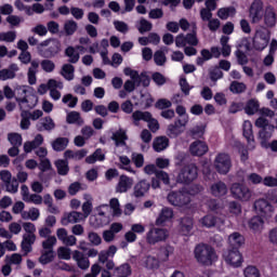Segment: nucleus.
Segmentation results:
<instances>
[{"label": "nucleus", "mask_w": 277, "mask_h": 277, "mask_svg": "<svg viewBox=\"0 0 277 277\" xmlns=\"http://www.w3.org/2000/svg\"><path fill=\"white\" fill-rule=\"evenodd\" d=\"M131 275V265L122 264L114 271L113 277H129Z\"/></svg>", "instance_id": "40"}, {"label": "nucleus", "mask_w": 277, "mask_h": 277, "mask_svg": "<svg viewBox=\"0 0 277 277\" xmlns=\"http://www.w3.org/2000/svg\"><path fill=\"white\" fill-rule=\"evenodd\" d=\"M40 64L44 72H53L55 70V63L49 58H44Z\"/></svg>", "instance_id": "59"}, {"label": "nucleus", "mask_w": 277, "mask_h": 277, "mask_svg": "<svg viewBox=\"0 0 277 277\" xmlns=\"http://www.w3.org/2000/svg\"><path fill=\"white\" fill-rule=\"evenodd\" d=\"M82 220H85L83 213L71 211L69 213L64 214V216L61 220V224L63 226H68L69 224H78V222H82Z\"/></svg>", "instance_id": "19"}, {"label": "nucleus", "mask_w": 277, "mask_h": 277, "mask_svg": "<svg viewBox=\"0 0 277 277\" xmlns=\"http://www.w3.org/2000/svg\"><path fill=\"white\" fill-rule=\"evenodd\" d=\"M170 146V138L167 136H158L154 138L153 142V148L156 153H161L162 150H166Z\"/></svg>", "instance_id": "27"}, {"label": "nucleus", "mask_w": 277, "mask_h": 277, "mask_svg": "<svg viewBox=\"0 0 277 277\" xmlns=\"http://www.w3.org/2000/svg\"><path fill=\"white\" fill-rule=\"evenodd\" d=\"M15 8H17L19 10V12H25V14H27V16H31V12H32L31 6L25 5V3H23V1L16 0Z\"/></svg>", "instance_id": "64"}, {"label": "nucleus", "mask_w": 277, "mask_h": 277, "mask_svg": "<svg viewBox=\"0 0 277 277\" xmlns=\"http://www.w3.org/2000/svg\"><path fill=\"white\" fill-rule=\"evenodd\" d=\"M248 90V87L243 82L233 81L229 85V92L233 94H243Z\"/></svg>", "instance_id": "46"}, {"label": "nucleus", "mask_w": 277, "mask_h": 277, "mask_svg": "<svg viewBox=\"0 0 277 277\" xmlns=\"http://www.w3.org/2000/svg\"><path fill=\"white\" fill-rule=\"evenodd\" d=\"M210 192L214 198H222L228 194V186H226V183L217 181L211 185Z\"/></svg>", "instance_id": "21"}, {"label": "nucleus", "mask_w": 277, "mask_h": 277, "mask_svg": "<svg viewBox=\"0 0 277 277\" xmlns=\"http://www.w3.org/2000/svg\"><path fill=\"white\" fill-rule=\"evenodd\" d=\"M255 127H258V129H261L259 131V140L262 148H267V146H269V140H272L276 127L269 123V120L265 119V117L258 118L255 120Z\"/></svg>", "instance_id": "3"}, {"label": "nucleus", "mask_w": 277, "mask_h": 277, "mask_svg": "<svg viewBox=\"0 0 277 277\" xmlns=\"http://www.w3.org/2000/svg\"><path fill=\"white\" fill-rule=\"evenodd\" d=\"M8 140L10 144L13 146L19 147L23 146V136L18 133H9L8 134Z\"/></svg>", "instance_id": "51"}, {"label": "nucleus", "mask_w": 277, "mask_h": 277, "mask_svg": "<svg viewBox=\"0 0 277 277\" xmlns=\"http://www.w3.org/2000/svg\"><path fill=\"white\" fill-rule=\"evenodd\" d=\"M242 135L246 137L248 144L254 142V132L252 131V122L245 121L242 126Z\"/></svg>", "instance_id": "35"}, {"label": "nucleus", "mask_w": 277, "mask_h": 277, "mask_svg": "<svg viewBox=\"0 0 277 277\" xmlns=\"http://www.w3.org/2000/svg\"><path fill=\"white\" fill-rule=\"evenodd\" d=\"M55 243H57V238H55V236H49L48 239L42 242L43 251L53 252Z\"/></svg>", "instance_id": "52"}, {"label": "nucleus", "mask_w": 277, "mask_h": 277, "mask_svg": "<svg viewBox=\"0 0 277 277\" xmlns=\"http://www.w3.org/2000/svg\"><path fill=\"white\" fill-rule=\"evenodd\" d=\"M209 77L213 83H216L219 79H222L224 77V72L220 67L215 66L209 69Z\"/></svg>", "instance_id": "50"}, {"label": "nucleus", "mask_w": 277, "mask_h": 277, "mask_svg": "<svg viewBox=\"0 0 277 277\" xmlns=\"http://www.w3.org/2000/svg\"><path fill=\"white\" fill-rule=\"evenodd\" d=\"M4 187L10 194H16L18 192V180L16 177L11 179L9 183L4 184Z\"/></svg>", "instance_id": "57"}, {"label": "nucleus", "mask_w": 277, "mask_h": 277, "mask_svg": "<svg viewBox=\"0 0 277 277\" xmlns=\"http://www.w3.org/2000/svg\"><path fill=\"white\" fill-rule=\"evenodd\" d=\"M72 259L77 262V265L80 269L90 268V259H88L82 252L78 250L74 251Z\"/></svg>", "instance_id": "23"}, {"label": "nucleus", "mask_w": 277, "mask_h": 277, "mask_svg": "<svg viewBox=\"0 0 277 277\" xmlns=\"http://www.w3.org/2000/svg\"><path fill=\"white\" fill-rule=\"evenodd\" d=\"M200 224L206 228H213L217 224V217L213 216V214H207L200 219Z\"/></svg>", "instance_id": "49"}, {"label": "nucleus", "mask_w": 277, "mask_h": 277, "mask_svg": "<svg viewBox=\"0 0 277 277\" xmlns=\"http://www.w3.org/2000/svg\"><path fill=\"white\" fill-rule=\"evenodd\" d=\"M174 212L170 208H164L161 210L158 219L156 220V226H163L168 220H172Z\"/></svg>", "instance_id": "29"}, {"label": "nucleus", "mask_w": 277, "mask_h": 277, "mask_svg": "<svg viewBox=\"0 0 277 277\" xmlns=\"http://www.w3.org/2000/svg\"><path fill=\"white\" fill-rule=\"evenodd\" d=\"M265 14L263 0H254L249 8V17L252 25H259Z\"/></svg>", "instance_id": "11"}, {"label": "nucleus", "mask_w": 277, "mask_h": 277, "mask_svg": "<svg viewBox=\"0 0 277 277\" xmlns=\"http://www.w3.org/2000/svg\"><path fill=\"white\" fill-rule=\"evenodd\" d=\"M88 239L93 246H101V243H103V239L96 232H90L88 234Z\"/></svg>", "instance_id": "61"}, {"label": "nucleus", "mask_w": 277, "mask_h": 277, "mask_svg": "<svg viewBox=\"0 0 277 277\" xmlns=\"http://www.w3.org/2000/svg\"><path fill=\"white\" fill-rule=\"evenodd\" d=\"M55 167L60 176H66L68 172H70V167H68V160L58 159L55 161Z\"/></svg>", "instance_id": "37"}, {"label": "nucleus", "mask_w": 277, "mask_h": 277, "mask_svg": "<svg viewBox=\"0 0 277 277\" xmlns=\"http://www.w3.org/2000/svg\"><path fill=\"white\" fill-rule=\"evenodd\" d=\"M245 277H261V272L256 266L249 265L243 269Z\"/></svg>", "instance_id": "56"}, {"label": "nucleus", "mask_w": 277, "mask_h": 277, "mask_svg": "<svg viewBox=\"0 0 277 277\" xmlns=\"http://www.w3.org/2000/svg\"><path fill=\"white\" fill-rule=\"evenodd\" d=\"M259 102L254 98H251L247 102V105L243 109L248 116H254V114L259 111Z\"/></svg>", "instance_id": "39"}, {"label": "nucleus", "mask_w": 277, "mask_h": 277, "mask_svg": "<svg viewBox=\"0 0 277 277\" xmlns=\"http://www.w3.org/2000/svg\"><path fill=\"white\" fill-rule=\"evenodd\" d=\"M32 243H36V234H24L22 240V250H24L25 254H29V252H31Z\"/></svg>", "instance_id": "28"}, {"label": "nucleus", "mask_w": 277, "mask_h": 277, "mask_svg": "<svg viewBox=\"0 0 277 277\" xmlns=\"http://www.w3.org/2000/svg\"><path fill=\"white\" fill-rule=\"evenodd\" d=\"M38 131H53L55 122L51 117H45L42 122L37 126Z\"/></svg>", "instance_id": "43"}, {"label": "nucleus", "mask_w": 277, "mask_h": 277, "mask_svg": "<svg viewBox=\"0 0 277 277\" xmlns=\"http://www.w3.org/2000/svg\"><path fill=\"white\" fill-rule=\"evenodd\" d=\"M269 40H272V30L267 28L255 29V34L252 38L253 49H255V51H265L269 44Z\"/></svg>", "instance_id": "4"}, {"label": "nucleus", "mask_w": 277, "mask_h": 277, "mask_svg": "<svg viewBox=\"0 0 277 277\" xmlns=\"http://www.w3.org/2000/svg\"><path fill=\"white\" fill-rule=\"evenodd\" d=\"M235 14H237V10L235 9V6L222 8L217 11V16L222 21H226L228 16H235Z\"/></svg>", "instance_id": "44"}, {"label": "nucleus", "mask_w": 277, "mask_h": 277, "mask_svg": "<svg viewBox=\"0 0 277 277\" xmlns=\"http://www.w3.org/2000/svg\"><path fill=\"white\" fill-rule=\"evenodd\" d=\"M143 267H146V269H159V260L153 255H147L143 261Z\"/></svg>", "instance_id": "41"}, {"label": "nucleus", "mask_w": 277, "mask_h": 277, "mask_svg": "<svg viewBox=\"0 0 277 277\" xmlns=\"http://www.w3.org/2000/svg\"><path fill=\"white\" fill-rule=\"evenodd\" d=\"M67 124H77L78 127H83V118L79 111H70L66 117Z\"/></svg>", "instance_id": "33"}, {"label": "nucleus", "mask_w": 277, "mask_h": 277, "mask_svg": "<svg viewBox=\"0 0 277 277\" xmlns=\"http://www.w3.org/2000/svg\"><path fill=\"white\" fill-rule=\"evenodd\" d=\"M151 117H153V114H150V111L135 110L132 114L133 124L135 127H140L141 120H143V122H149Z\"/></svg>", "instance_id": "25"}, {"label": "nucleus", "mask_w": 277, "mask_h": 277, "mask_svg": "<svg viewBox=\"0 0 277 277\" xmlns=\"http://www.w3.org/2000/svg\"><path fill=\"white\" fill-rule=\"evenodd\" d=\"M55 259V251H41V256L39 258V263L41 265H49V263H53Z\"/></svg>", "instance_id": "42"}, {"label": "nucleus", "mask_w": 277, "mask_h": 277, "mask_svg": "<svg viewBox=\"0 0 277 277\" xmlns=\"http://www.w3.org/2000/svg\"><path fill=\"white\" fill-rule=\"evenodd\" d=\"M198 47V37H196V31L187 34L186 36L180 34L175 38V47L179 49L183 47Z\"/></svg>", "instance_id": "15"}, {"label": "nucleus", "mask_w": 277, "mask_h": 277, "mask_svg": "<svg viewBox=\"0 0 277 277\" xmlns=\"http://www.w3.org/2000/svg\"><path fill=\"white\" fill-rule=\"evenodd\" d=\"M170 237V232L166 228L153 227L146 234V241L149 246H156V243H161V241H166Z\"/></svg>", "instance_id": "9"}, {"label": "nucleus", "mask_w": 277, "mask_h": 277, "mask_svg": "<svg viewBox=\"0 0 277 277\" xmlns=\"http://www.w3.org/2000/svg\"><path fill=\"white\" fill-rule=\"evenodd\" d=\"M116 252H118V247L111 245L107 250L101 251L98 253V261L105 265L106 268L108 269H114V267H116V264L114 263V261L109 260V259H114V255L116 254Z\"/></svg>", "instance_id": "12"}, {"label": "nucleus", "mask_w": 277, "mask_h": 277, "mask_svg": "<svg viewBox=\"0 0 277 277\" xmlns=\"http://www.w3.org/2000/svg\"><path fill=\"white\" fill-rule=\"evenodd\" d=\"M110 208L114 211L113 215H116L117 217L122 215V210L120 209V201H118V198L110 199Z\"/></svg>", "instance_id": "60"}, {"label": "nucleus", "mask_w": 277, "mask_h": 277, "mask_svg": "<svg viewBox=\"0 0 277 277\" xmlns=\"http://www.w3.org/2000/svg\"><path fill=\"white\" fill-rule=\"evenodd\" d=\"M180 226L183 235H189L192 228H194V220L189 216H184L181 219Z\"/></svg>", "instance_id": "32"}, {"label": "nucleus", "mask_w": 277, "mask_h": 277, "mask_svg": "<svg viewBox=\"0 0 277 277\" xmlns=\"http://www.w3.org/2000/svg\"><path fill=\"white\" fill-rule=\"evenodd\" d=\"M21 116H22L21 129H23L24 131H27V129H29V127L31 126V121H29V118H31L29 116V111L22 110Z\"/></svg>", "instance_id": "54"}, {"label": "nucleus", "mask_w": 277, "mask_h": 277, "mask_svg": "<svg viewBox=\"0 0 277 277\" xmlns=\"http://www.w3.org/2000/svg\"><path fill=\"white\" fill-rule=\"evenodd\" d=\"M168 202H170L173 207H187L189 202H192V197H189V193L185 190H175L170 192L168 194Z\"/></svg>", "instance_id": "8"}, {"label": "nucleus", "mask_w": 277, "mask_h": 277, "mask_svg": "<svg viewBox=\"0 0 277 277\" xmlns=\"http://www.w3.org/2000/svg\"><path fill=\"white\" fill-rule=\"evenodd\" d=\"M188 122L189 117L175 120L174 123L168 126L167 135L169 137H179V135L183 133V127H185Z\"/></svg>", "instance_id": "16"}, {"label": "nucleus", "mask_w": 277, "mask_h": 277, "mask_svg": "<svg viewBox=\"0 0 277 277\" xmlns=\"http://www.w3.org/2000/svg\"><path fill=\"white\" fill-rule=\"evenodd\" d=\"M235 55H236V57H237V62H238V64L240 65V66H246V64H248V55H246V53L243 52V51H241V50H237L236 52H235Z\"/></svg>", "instance_id": "63"}, {"label": "nucleus", "mask_w": 277, "mask_h": 277, "mask_svg": "<svg viewBox=\"0 0 277 277\" xmlns=\"http://www.w3.org/2000/svg\"><path fill=\"white\" fill-rule=\"evenodd\" d=\"M77 22L69 19L66 21L64 24V30L66 36H72V34H75V31H77Z\"/></svg>", "instance_id": "53"}, {"label": "nucleus", "mask_w": 277, "mask_h": 277, "mask_svg": "<svg viewBox=\"0 0 277 277\" xmlns=\"http://www.w3.org/2000/svg\"><path fill=\"white\" fill-rule=\"evenodd\" d=\"M66 57H69V64H77L79 62V52L74 47H68L65 50Z\"/></svg>", "instance_id": "47"}, {"label": "nucleus", "mask_w": 277, "mask_h": 277, "mask_svg": "<svg viewBox=\"0 0 277 277\" xmlns=\"http://www.w3.org/2000/svg\"><path fill=\"white\" fill-rule=\"evenodd\" d=\"M233 168V162L230 161V156L228 154H217L214 159V169L219 174L226 175L230 172Z\"/></svg>", "instance_id": "10"}, {"label": "nucleus", "mask_w": 277, "mask_h": 277, "mask_svg": "<svg viewBox=\"0 0 277 277\" xmlns=\"http://www.w3.org/2000/svg\"><path fill=\"white\" fill-rule=\"evenodd\" d=\"M0 40L2 42H14L16 40V32L15 31H8L0 34Z\"/></svg>", "instance_id": "62"}, {"label": "nucleus", "mask_w": 277, "mask_h": 277, "mask_svg": "<svg viewBox=\"0 0 277 277\" xmlns=\"http://www.w3.org/2000/svg\"><path fill=\"white\" fill-rule=\"evenodd\" d=\"M195 259L202 267H211L217 261L215 249L208 243H199L194 250Z\"/></svg>", "instance_id": "1"}, {"label": "nucleus", "mask_w": 277, "mask_h": 277, "mask_svg": "<svg viewBox=\"0 0 277 277\" xmlns=\"http://www.w3.org/2000/svg\"><path fill=\"white\" fill-rule=\"evenodd\" d=\"M37 53L43 60H53L62 53V42L56 38H50L37 45Z\"/></svg>", "instance_id": "2"}, {"label": "nucleus", "mask_w": 277, "mask_h": 277, "mask_svg": "<svg viewBox=\"0 0 277 277\" xmlns=\"http://www.w3.org/2000/svg\"><path fill=\"white\" fill-rule=\"evenodd\" d=\"M228 40H230V38L228 36H222L221 37V53L223 55V57H229L230 56V44H228Z\"/></svg>", "instance_id": "48"}, {"label": "nucleus", "mask_w": 277, "mask_h": 277, "mask_svg": "<svg viewBox=\"0 0 277 277\" xmlns=\"http://www.w3.org/2000/svg\"><path fill=\"white\" fill-rule=\"evenodd\" d=\"M225 262L232 267H241V263H243V256L239 252L237 248H230L227 252L223 254Z\"/></svg>", "instance_id": "14"}, {"label": "nucleus", "mask_w": 277, "mask_h": 277, "mask_svg": "<svg viewBox=\"0 0 277 277\" xmlns=\"http://www.w3.org/2000/svg\"><path fill=\"white\" fill-rule=\"evenodd\" d=\"M150 192V182L146 180H141L133 187L134 198H144Z\"/></svg>", "instance_id": "18"}, {"label": "nucleus", "mask_w": 277, "mask_h": 277, "mask_svg": "<svg viewBox=\"0 0 277 277\" xmlns=\"http://www.w3.org/2000/svg\"><path fill=\"white\" fill-rule=\"evenodd\" d=\"M134 83H136V87L143 85V88H148L150 85V76L146 71L141 72V75L137 72Z\"/></svg>", "instance_id": "36"}, {"label": "nucleus", "mask_w": 277, "mask_h": 277, "mask_svg": "<svg viewBox=\"0 0 277 277\" xmlns=\"http://www.w3.org/2000/svg\"><path fill=\"white\" fill-rule=\"evenodd\" d=\"M253 207L260 215H269V213H274V207L267 199L255 200Z\"/></svg>", "instance_id": "17"}, {"label": "nucleus", "mask_w": 277, "mask_h": 277, "mask_svg": "<svg viewBox=\"0 0 277 277\" xmlns=\"http://www.w3.org/2000/svg\"><path fill=\"white\" fill-rule=\"evenodd\" d=\"M111 140L115 142L116 146H127V140L129 137L127 136V132L122 129L115 132L111 136Z\"/></svg>", "instance_id": "31"}, {"label": "nucleus", "mask_w": 277, "mask_h": 277, "mask_svg": "<svg viewBox=\"0 0 277 277\" xmlns=\"http://www.w3.org/2000/svg\"><path fill=\"white\" fill-rule=\"evenodd\" d=\"M88 155V149H79L77 151L67 149L64 153L65 159H75L76 161H81Z\"/></svg>", "instance_id": "30"}, {"label": "nucleus", "mask_w": 277, "mask_h": 277, "mask_svg": "<svg viewBox=\"0 0 277 277\" xmlns=\"http://www.w3.org/2000/svg\"><path fill=\"white\" fill-rule=\"evenodd\" d=\"M131 187H133V179L127 175H120L119 182L116 186L117 194H127V190L131 189Z\"/></svg>", "instance_id": "22"}, {"label": "nucleus", "mask_w": 277, "mask_h": 277, "mask_svg": "<svg viewBox=\"0 0 277 277\" xmlns=\"http://www.w3.org/2000/svg\"><path fill=\"white\" fill-rule=\"evenodd\" d=\"M154 62L157 66H163L167 62L166 53L161 50L156 51L154 54Z\"/></svg>", "instance_id": "58"}, {"label": "nucleus", "mask_w": 277, "mask_h": 277, "mask_svg": "<svg viewBox=\"0 0 277 277\" xmlns=\"http://www.w3.org/2000/svg\"><path fill=\"white\" fill-rule=\"evenodd\" d=\"M153 30V23L148 22L146 18H141L138 31L140 34H146Z\"/></svg>", "instance_id": "55"}, {"label": "nucleus", "mask_w": 277, "mask_h": 277, "mask_svg": "<svg viewBox=\"0 0 277 277\" xmlns=\"http://www.w3.org/2000/svg\"><path fill=\"white\" fill-rule=\"evenodd\" d=\"M15 101L18 103L21 109H23L22 104L26 103L28 109H34L36 105H38V96L36 95H30L27 98V87L26 85H19L15 88Z\"/></svg>", "instance_id": "6"}, {"label": "nucleus", "mask_w": 277, "mask_h": 277, "mask_svg": "<svg viewBox=\"0 0 277 277\" xmlns=\"http://www.w3.org/2000/svg\"><path fill=\"white\" fill-rule=\"evenodd\" d=\"M189 150L194 157H202L209 153V146L202 141H195L190 144Z\"/></svg>", "instance_id": "20"}, {"label": "nucleus", "mask_w": 277, "mask_h": 277, "mask_svg": "<svg viewBox=\"0 0 277 277\" xmlns=\"http://www.w3.org/2000/svg\"><path fill=\"white\" fill-rule=\"evenodd\" d=\"M230 194L235 200H240V202H248L252 198V189L241 183L232 184Z\"/></svg>", "instance_id": "7"}, {"label": "nucleus", "mask_w": 277, "mask_h": 277, "mask_svg": "<svg viewBox=\"0 0 277 277\" xmlns=\"http://www.w3.org/2000/svg\"><path fill=\"white\" fill-rule=\"evenodd\" d=\"M174 253V247L170 246V245H164L162 247H160L159 249V253L158 256L160 259V261H168V259H170V254Z\"/></svg>", "instance_id": "38"}, {"label": "nucleus", "mask_w": 277, "mask_h": 277, "mask_svg": "<svg viewBox=\"0 0 277 277\" xmlns=\"http://www.w3.org/2000/svg\"><path fill=\"white\" fill-rule=\"evenodd\" d=\"M228 243L230 248H236L237 250H239L241 246L246 245V238L240 233L235 232L232 235H229Z\"/></svg>", "instance_id": "24"}, {"label": "nucleus", "mask_w": 277, "mask_h": 277, "mask_svg": "<svg viewBox=\"0 0 277 277\" xmlns=\"http://www.w3.org/2000/svg\"><path fill=\"white\" fill-rule=\"evenodd\" d=\"M250 230H253V233H261L265 226V220H263L261 216L255 215L250 219L248 222Z\"/></svg>", "instance_id": "26"}, {"label": "nucleus", "mask_w": 277, "mask_h": 277, "mask_svg": "<svg viewBox=\"0 0 277 277\" xmlns=\"http://www.w3.org/2000/svg\"><path fill=\"white\" fill-rule=\"evenodd\" d=\"M263 26L260 28L274 29L277 24V13L274 6L268 5L264 9V15L262 17Z\"/></svg>", "instance_id": "13"}, {"label": "nucleus", "mask_w": 277, "mask_h": 277, "mask_svg": "<svg viewBox=\"0 0 277 277\" xmlns=\"http://www.w3.org/2000/svg\"><path fill=\"white\" fill-rule=\"evenodd\" d=\"M68 137H57L52 142V148L56 153H62V150H66L68 147Z\"/></svg>", "instance_id": "34"}, {"label": "nucleus", "mask_w": 277, "mask_h": 277, "mask_svg": "<svg viewBox=\"0 0 277 277\" xmlns=\"http://www.w3.org/2000/svg\"><path fill=\"white\" fill-rule=\"evenodd\" d=\"M61 75H63L67 81H72L75 79V66L71 64L63 65Z\"/></svg>", "instance_id": "45"}, {"label": "nucleus", "mask_w": 277, "mask_h": 277, "mask_svg": "<svg viewBox=\"0 0 277 277\" xmlns=\"http://www.w3.org/2000/svg\"><path fill=\"white\" fill-rule=\"evenodd\" d=\"M198 179V167L196 163H189L184 166L176 177V183H181L182 185H190Z\"/></svg>", "instance_id": "5"}]
</instances>
